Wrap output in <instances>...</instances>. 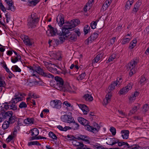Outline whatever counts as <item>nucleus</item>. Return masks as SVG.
I'll list each match as a JSON object with an SVG mask.
<instances>
[{
    "mask_svg": "<svg viewBox=\"0 0 149 149\" xmlns=\"http://www.w3.org/2000/svg\"><path fill=\"white\" fill-rule=\"evenodd\" d=\"M80 23L79 20L78 19H73L70 22H65V24L62 27V28L60 29L61 30L62 33L61 31H58L56 28H54L53 29L49 31V33L51 36H54L56 35V34L59 36H66L65 37H68L67 34L70 33V31L73 30V29L77 26Z\"/></svg>",
    "mask_w": 149,
    "mask_h": 149,
    "instance_id": "1",
    "label": "nucleus"
},
{
    "mask_svg": "<svg viewBox=\"0 0 149 149\" xmlns=\"http://www.w3.org/2000/svg\"><path fill=\"white\" fill-rule=\"evenodd\" d=\"M106 140L107 141L106 143L108 145L111 146H113L116 143H118V146L120 147L125 146L124 148L126 147L127 148H129L132 147V146H130L129 144L127 142L123 141H120L119 140L116 138H107Z\"/></svg>",
    "mask_w": 149,
    "mask_h": 149,
    "instance_id": "2",
    "label": "nucleus"
},
{
    "mask_svg": "<svg viewBox=\"0 0 149 149\" xmlns=\"http://www.w3.org/2000/svg\"><path fill=\"white\" fill-rule=\"evenodd\" d=\"M33 72H36L38 73L39 74L41 75L42 76L47 78H53L54 75L52 74L48 73L45 72L43 69L41 68L38 65L36 66L33 65Z\"/></svg>",
    "mask_w": 149,
    "mask_h": 149,
    "instance_id": "3",
    "label": "nucleus"
},
{
    "mask_svg": "<svg viewBox=\"0 0 149 149\" xmlns=\"http://www.w3.org/2000/svg\"><path fill=\"white\" fill-rule=\"evenodd\" d=\"M138 61V60L136 58H134L130 61L128 65L127 69L128 70H130L129 74L131 76L135 72L136 69L135 67Z\"/></svg>",
    "mask_w": 149,
    "mask_h": 149,
    "instance_id": "4",
    "label": "nucleus"
},
{
    "mask_svg": "<svg viewBox=\"0 0 149 149\" xmlns=\"http://www.w3.org/2000/svg\"><path fill=\"white\" fill-rule=\"evenodd\" d=\"M0 122H1L4 119L8 118L13 115V113L12 111H8L7 112L5 110H0Z\"/></svg>",
    "mask_w": 149,
    "mask_h": 149,
    "instance_id": "5",
    "label": "nucleus"
},
{
    "mask_svg": "<svg viewBox=\"0 0 149 149\" xmlns=\"http://www.w3.org/2000/svg\"><path fill=\"white\" fill-rule=\"evenodd\" d=\"M39 20V18L29 17L27 20V25L29 28H34L38 23Z\"/></svg>",
    "mask_w": 149,
    "mask_h": 149,
    "instance_id": "6",
    "label": "nucleus"
},
{
    "mask_svg": "<svg viewBox=\"0 0 149 149\" xmlns=\"http://www.w3.org/2000/svg\"><path fill=\"white\" fill-rule=\"evenodd\" d=\"M61 119L63 122L68 123L73 122L74 119L71 116L67 114L61 116Z\"/></svg>",
    "mask_w": 149,
    "mask_h": 149,
    "instance_id": "7",
    "label": "nucleus"
},
{
    "mask_svg": "<svg viewBox=\"0 0 149 149\" xmlns=\"http://www.w3.org/2000/svg\"><path fill=\"white\" fill-rule=\"evenodd\" d=\"M62 103L61 100H52L50 102V105L53 108L57 109H60L61 107Z\"/></svg>",
    "mask_w": 149,
    "mask_h": 149,
    "instance_id": "8",
    "label": "nucleus"
},
{
    "mask_svg": "<svg viewBox=\"0 0 149 149\" xmlns=\"http://www.w3.org/2000/svg\"><path fill=\"white\" fill-rule=\"evenodd\" d=\"M132 88V85L130 83L128 84L127 85L120 89L119 91L120 95H121L126 93L129 90Z\"/></svg>",
    "mask_w": 149,
    "mask_h": 149,
    "instance_id": "9",
    "label": "nucleus"
},
{
    "mask_svg": "<svg viewBox=\"0 0 149 149\" xmlns=\"http://www.w3.org/2000/svg\"><path fill=\"white\" fill-rule=\"evenodd\" d=\"M56 81H54L55 84H56L58 86L60 87H62L63 85L64 81L63 79L61 77L58 76H56L54 78ZM55 85V84H54V86Z\"/></svg>",
    "mask_w": 149,
    "mask_h": 149,
    "instance_id": "10",
    "label": "nucleus"
},
{
    "mask_svg": "<svg viewBox=\"0 0 149 149\" xmlns=\"http://www.w3.org/2000/svg\"><path fill=\"white\" fill-rule=\"evenodd\" d=\"M56 20L58 24L60 27L64 23V15L62 14H59L58 15Z\"/></svg>",
    "mask_w": 149,
    "mask_h": 149,
    "instance_id": "11",
    "label": "nucleus"
},
{
    "mask_svg": "<svg viewBox=\"0 0 149 149\" xmlns=\"http://www.w3.org/2000/svg\"><path fill=\"white\" fill-rule=\"evenodd\" d=\"M106 92L107 93V94L106 95V99H104L103 100L104 102L106 105H107L108 103L111 101L112 96L111 92L107 90Z\"/></svg>",
    "mask_w": 149,
    "mask_h": 149,
    "instance_id": "12",
    "label": "nucleus"
},
{
    "mask_svg": "<svg viewBox=\"0 0 149 149\" xmlns=\"http://www.w3.org/2000/svg\"><path fill=\"white\" fill-rule=\"evenodd\" d=\"M77 139L79 140H81L83 141H85L88 143H90V142L89 141L90 138L87 136L80 134L79 136H77Z\"/></svg>",
    "mask_w": 149,
    "mask_h": 149,
    "instance_id": "13",
    "label": "nucleus"
},
{
    "mask_svg": "<svg viewBox=\"0 0 149 149\" xmlns=\"http://www.w3.org/2000/svg\"><path fill=\"white\" fill-rule=\"evenodd\" d=\"M77 104L84 113V114L86 115L87 114V113L89 111V110L88 107L86 105L78 104Z\"/></svg>",
    "mask_w": 149,
    "mask_h": 149,
    "instance_id": "14",
    "label": "nucleus"
},
{
    "mask_svg": "<svg viewBox=\"0 0 149 149\" xmlns=\"http://www.w3.org/2000/svg\"><path fill=\"white\" fill-rule=\"evenodd\" d=\"M61 87L64 89L63 90L64 92L71 91L72 88L70 86L68 82L64 84L63 83V85Z\"/></svg>",
    "mask_w": 149,
    "mask_h": 149,
    "instance_id": "15",
    "label": "nucleus"
},
{
    "mask_svg": "<svg viewBox=\"0 0 149 149\" xmlns=\"http://www.w3.org/2000/svg\"><path fill=\"white\" fill-rule=\"evenodd\" d=\"M69 33H68V34ZM68 37H66V39H68L69 41H71L73 42L76 41L77 40V36L75 33L70 34V36L69 35H67Z\"/></svg>",
    "mask_w": 149,
    "mask_h": 149,
    "instance_id": "16",
    "label": "nucleus"
},
{
    "mask_svg": "<svg viewBox=\"0 0 149 149\" xmlns=\"http://www.w3.org/2000/svg\"><path fill=\"white\" fill-rule=\"evenodd\" d=\"M121 133L122 134L121 136L124 139H127L128 138L129 132L127 130H122Z\"/></svg>",
    "mask_w": 149,
    "mask_h": 149,
    "instance_id": "17",
    "label": "nucleus"
},
{
    "mask_svg": "<svg viewBox=\"0 0 149 149\" xmlns=\"http://www.w3.org/2000/svg\"><path fill=\"white\" fill-rule=\"evenodd\" d=\"M86 101L91 102L92 101L93 98L92 96L88 94H86L82 97Z\"/></svg>",
    "mask_w": 149,
    "mask_h": 149,
    "instance_id": "18",
    "label": "nucleus"
},
{
    "mask_svg": "<svg viewBox=\"0 0 149 149\" xmlns=\"http://www.w3.org/2000/svg\"><path fill=\"white\" fill-rule=\"evenodd\" d=\"M118 84V82L116 81H114L111 83V85L109 86L108 90L110 92H111L115 88V86H116Z\"/></svg>",
    "mask_w": 149,
    "mask_h": 149,
    "instance_id": "19",
    "label": "nucleus"
},
{
    "mask_svg": "<svg viewBox=\"0 0 149 149\" xmlns=\"http://www.w3.org/2000/svg\"><path fill=\"white\" fill-rule=\"evenodd\" d=\"M15 98H12V100L10 101L12 104H16L19 101L23 100L22 97H14Z\"/></svg>",
    "mask_w": 149,
    "mask_h": 149,
    "instance_id": "20",
    "label": "nucleus"
},
{
    "mask_svg": "<svg viewBox=\"0 0 149 149\" xmlns=\"http://www.w3.org/2000/svg\"><path fill=\"white\" fill-rule=\"evenodd\" d=\"M77 120L79 123L84 125H86L87 124H88V121L83 118L80 117H78Z\"/></svg>",
    "mask_w": 149,
    "mask_h": 149,
    "instance_id": "21",
    "label": "nucleus"
},
{
    "mask_svg": "<svg viewBox=\"0 0 149 149\" xmlns=\"http://www.w3.org/2000/svg\"><path fill=\"white\" fill-rule=\"evenodd\" d=\"M18 118L15 116H12L9 118L8 123L10 124H12L14 123L15 122L17 121V120Z\"/></svg>",
    "mask_w": 149,
    "mask_h": 149,
    "instance_id": "22",
    "label": "nucleus"
},
{
    "mask_svg": "<svg viewBox=\"0 0 149 149\" xmlns=\"http://www.w3.org/2000/svg\"><path fill=\"white\" fill-rule=\"evenodd\" d=\"M31 136H37L39 134V130L36 128H34L31 130Z\"/></svg>",
    "mask_w": 149,
    "mask_h": 149,
    "instance_id": "23",
    "label": "nucleus"
},
{
    "mask_svg": "<svg viewBox=\"0 0 149 149\" xmlns=\"http://www.w3.org/2000/svg\"><path fill=\"white\" fill-rule=\"evenodd\" d=\"M24 43L29 46H31L32 45V42L30 41V39L27 36H25L24 38Z\"/></svg>",
    "mask_w": 149,
    "mask_h": 149,
    "instance_id": "24",
    "label": "nucleus"
},
{
    "mask_svg": "<svg viewBox=\"0 0 149 149\" xmlns=\"http://www.w3.org/2000/svg\"><path fill=\"white\" fill-rule=\"evenodd\" d=\"M72 125L71 127V129H73L74 130H76L79 129V125L76 123L74 120L73 122H72Z\"/></svg>",
    "mask_w": 149,
    "mask_h": 149,
    "instance_id": "25",
    "label": "nucleus"
},
{
    "mask_svg": "<svg viewBox=\"0 0 149 149\" xmlns=\"http://www.w3.org/2000/svg\"><path fill=\"white\" fill-rule=\"evenodd\" d=\"M98 32L97 33L95 32L92 34L89 37L90 38L91 42H92L93 41L95 40L97 38L98 35Z\"/></svg>",
    "mask_w": 149,
    "mask_h": 149,
    "instance_id": "26",
    "label": "nucleus"
},
{
    "mask_svg": "<svg viewBox=\"0 0 149 149\" xmlns=\"http://www.w3.org/2000/svg\"><path fill=\"white\" fill-rule=\"evenodd\" d=\"M34 120V119L33 118H27L24 120V122L25 123L28 124H33V123Z\"/></svg>",
    "mask_w": 149,
    "mask_h": 149,
    "instance_id": "27",
    "label": "nucleus"
},
{
    "mask_svg": "<svg viewBox=\"0 0 149 149\" xmlns=\"http://www.w3.org/2000/svg\"><path fill=\"white\" fill-rule=\"evenodd\" d=\"M132 42L130 43V45L129 46V47L130 49H132L134 46L136 45V44L137 43V41L136 39V38L134 39L132 41Z\"/></svg>",
    "mask_w": 149,
    "mask_h": 149,
    "instance_id": "28",
    "label": "nucleus"
},
{
    "mask_svg": "<svg viewBox=\"0 0 149 149\" xmlns=\"http://www.w3.org/2000/svg\"><path fill=\"white\" fill-rule=\"evenodd\" d=\"M8 121H4L2 127L4 130L7 129L9 126L10 123H8Z\"/></svg>",
    "mask_w": 149,
    "mask_h": 149,
    "instance_id": "29",
    "label": "nucleus"
},
{
    "mask_svg": "<svg viewBox=\"0 0 149 149\" xmlns=\"http://www.w3.org/2000/svg\"><path fill=\"white\" fill-rule=\"evenodd\" d=\"M10 105H4L3 107L2 106H1L0 107V110H6V111L8 109H10V108L11 107Z\"/></svg>",
    "mask_w": 149,
    "mask_h": 149,
    "instance_id": "30",
    "label": "nucleus"
},
{
    "mask_svg": "<svg viewBox=\"0 0 149 149\" xmlns=\"http://www.w3.org/2000/svg\"><path fill=\"white\" fill-rule=\"evenodd\" d=\"M48 70L49 71L53 73H58V71H57L56 69V68H53L52 67H49L48 68Z\"/></svg>",
    "mask_w": 149,
    "mask_h": 149,
    "instance_id": "31",
    "label": "nucleus"
},
{
    "mask_svg": "<svg viewBox=\"0 0 149 149\" xmlns=\"http://www.w3.org/2000/svg\"><path fill=\"white\" fill-rule=\"evenodd\" d=\"M33 145L40 146L41 144L40 143H39L37 141H31L30 142H29L28 143V145L29 146Z\"/></svg>",
    "mask_w": 149,
    "mask_h": 149,
    "instance_id": "32",
    "label": "nucleus"
},
{
    "mask_svg": "<svg viewBox=\"0 0 149 149\" xmlns=\"http://www.w3.org/2000/svg\"><path fill=\"white\" fill-rule=\"evenodd\" d=\"M48 135L49 137L53 139H56L57 138L56 135L52 132H49Z\"/></svg>",
    "mask_w": 149,
    "mask_h": 149,
    "instance_id": "33",
    "label": "nucleus"
},
{
    "mask_svg": "<svg viewBox=\"0 0 149 149\" xmlns=\"http://www.w3.org/2000/svg\"><path fill=\"white\" fill-rule=\"evenodd\" d=\"M146 80V79L145 77L143 75L141 77L139 83L140 84L144 85L145 83V81Z\"/></svg>",
    "mask_w": 149,
    "mask_h": 149,
    "instance_id": "34",
    "label": "nucleus"
},
{
    "mask_svg": "<svg viewBox=\"0 0 149 149\" xmlns=\"http://www.w3.org/2000/svg\"><path fill=\"white\" fill-rule=\"evenodd\" d=\"M93 147L97 149H105V148L102 147L101 145L98 143H97V145H93Z\"/></svg>",
    "mask_w": 149,
    "mask_h": 149,
    "instance_id": "35",
    "label": "nucleus"
},
{
    "mask_svg": "<svg viewBox=\"0 0 149 149\" xmlns=\"http://www.w3.org/2000/svg\"><path fill=\"white\" fill-rule=\"evenodd\" d=\"M98 21H92L91 23L90 26L91 28L94 29L96 28V26L97 25V22Z\"/></svg>",
    "mask_w": 149,
    "mask_h": 149,
    "instance_id": "36",
    "label": "nucleus"
},
{
    "mask_svg": "<svg viewBox=\"0 0 149 149\" xmlns=\"http://www.w3.org/2000/svg\"><path fill=\"white\" fill-rule=\"evenodd\" d=\"M19 107V108L22 109L23 108H26L27 107V105L25 102H22L20 104Z\"/></svg>",
    "mask_w": 149,
    "mask_h": 149,
    "instance_id": "37",
    "label": "nucleus"
},
{
    "mask_svg": "<svg viewBox=\"0 0 149 149\" xmlns=\"http://www.w3.org/2000/svg\"><path fill=\"white\" fill-rule=\"evenodd\" d=\"M132 4L131 3H130L129 1H128L127 2L126 5L125 6V10L129 9L130 8L131 6L132 5Z\"/></svg>",
    "mask_w": 149,
    "mask_h": 149,
    "instance_id": "38",
    "label": "nucleus"
},
{
    "mask_svg": "<svg viewBox=\"0 0 149 149\" xmlns=\"http://www.w3.org/2000/svg\"><path fill=\"white\" fill-rule=\"evenodd\" d=\"M78 143H79V145H76V144H73L74 145L76 146H80V147H78L76 149H83V147L84 146V144H83V143L78 142Z\"/></svg>",
    "mask_w": 149,
    "mask_h": 149,
    "instance_id": "39",
    "label": "nucleus"
},
{
    "mask_svg": "<svg viewBox=\"0 0 149 149\" xmlns=\"http://www.w3.org/2000/svg\"><path fill=\"white\" fill-rule=\"evenodd\" d=\"M110 130L113 136H114L115 135L116 133V129L114 127H111L110 129Z\"/></svg>",
    "mask_w": 149,
    "mask_h": 149,
    "instance_id": "40",
    "label": "nucleus"
},
{
    "mask_svg": "<svg viewBox=\"0 0 149 149\" xmlns=\"http://www.w3.org/2000/svg\"><path fill=\"white\" fill-rule=\"evenodd\" d=\"M130 39L128 38H125L123 39L121 42V44L122 45L125 44L129 42L130 41Z\"/></svg>",
    "mask_w": 149,
    "mask_h": 149,
    "instance_id": "41",
    "label": "nucleus"
},
{
    "mask_svg": "<svg viewBox=\"0 0 149 149\" xmlns=\"http://www.w3.org/2000/svg\"><path fill=\"white\" fill-rule=\"evenodd\" d=\"M27 5L30 6H31L32 5L35 6L36 5V3L35 2L34 0L32 1H28L27 3Z\"/></svg>",
    "mask_w": 149,
    "mask_h": 149,
    "instance_id": "42",
    "label": "nucleus"
},
{
    "mask_svg": "<svg viewBox=\"0 0 149 149\" xmlns=\"http://www.w3.org/2000/svg\"><path fill=\"white\" fill-rule=\"evenodd\" d=\"M86 75V74L85 72L83 73H81V74H80L79 77L77 78V79L78 80H82L84 77Z\"/></svg>",
    "mask_w": 149,
    "mask_h": 149,
    "instance_id": "43",
    "label": "nucleus"
},
{
    "mask_svg": "<svg viewBox=\"0 0 149 149\" xmlns=\"http://www.w3.org/2000/svg\"><path fill=\"white\" fill-rule=\"evenodd\" d=\"M67 136L68 138L70 139L69 140H70L76 141V139H77V137H75L74 136L72 135L71 136V135H68Z\"/></svg>",
    "mask_w": 149,
    "mask_h": 149,
    "instance_id": "44",
    "label": "nucleus"
},
{
    "mask_svg": "<svg viewBox=\"0 0 149 149\" xmlns=\"http://www.w3.org/2000/svg\"><path fill=\"white\" fill-rule=\"evenodd\" d=\"M148 109V104H146L143 107V111L145 112H146Z\"/></svg>",
    "mask_w": 149,
    "mask_h": 149,
    "instance_id": "45",
    "label": "nucleus"
},
{
    "mask_svg": "<svg viewBox=\"0 0 149 149\" xmlns=\"http://www.w3.org/2000/svg\"><path fill=\"white\" fill-rule=\"evenodd\" d=\"M94 2V0H89L88 2L86 3V4L89 6V9H90L91 6L93 3Z\"/></svg>",
    "mask_w": 149,
    "mask_h": 149,
    "instance_id": "46",
    "label": "nucleus"
},
{
    "mask_svg": "<svg viewBox=\"0 0 149 149\" xmlns=\"http://www.w3.org/2000/svg\"><path fill=\"white\" fill-rule=\"evenodd\" d=\"M17 125L18 126L19 125H22V122L24 121L23 119L22 118H18Z\"/></svg>",
    "mask_w": 149,
    "mask_h": 149,
    "instance_id": "47",
    "label": "nucleus"
},
{
    "mask_svg": "<svg viewBox=\"0 0 149 149\" xmlns=\"http://www.w3.org/2000/svg\"><path fill=\"white\" fill-rule=\"evenodd\" d=\"M91 129L90 132H92L94 133H96L99 131V130H98L97 128L96 129V128H94L92 126L91 127Z\"/></svg>",
    "mask_w": 149,
    "mask_h": 149,
    "instance_id": "48",
    "label": "nucleus"
},
{
    "mask_svg": "<svg viewBox=\"0 0 149 149\" xmlns=\"http://www.w3.org/2000/svg\"><path fill=\"white\" fill-rule=\"evenodd\" d=\"M11 107L10 108V109H12L13 111L16 110L17 109V107L15 104H10Z\"/></svg>",
    "mask_w": 149,
    "mask_h": 149,
    "instance_id": "49",
    "label": "nucleus"
},
{
    "mask_svg": "<svg viewBox=\"0 0 149 149\" xmlns=\"http://www.w3.org/2000/svg\"><path fill=\"white\" fill-rule=\"evenodd\" d=\"M0 9L3 12L6 11V9L1 2L0 3Z\"/></svg>",
    "mask_w": 149,
    "mask_h": 149,
    "instance_id": "50",
    "label": "nucleus"
},
{
    "mask_svg": "<svg viewBox=\"0 0 149 149\" xmlns=\"http://www.w3.org/2000/svg\"><path fill=\"white\" fill-rule=\"evenodd\" d=\"M14 137V136H13L12 135H9L7 138L6 140L8 142H9L11 140H12Z\"/></svg>",
    "mask_w": 149,
    "mask_h": 149,
    "instance_id": "51",
    "label": "nucleus"
},
{
    "mask_svg": "<svg viewBox=\"0 0 149 149\" xmlns=\"http://www.w3.org/2000/svg\"><path fill=\"white\" fill-rule=\"evenodd\" d=\"M130 146H132L131 147H130L129 148H127V147L125 148V149H139V146L137 145L135 146V147H133L132 145H130Z\"/></svg>",
    "mask_w": 149,
    "mask_h": 149,
    "instance_id": "52",
    "label": "nucleus"
},
{
    "mask_svg": "<svg viewBox=\"0 0 149 149\" xmlns=\"http://www.w3.org/2000/svg\"><path fill=\"white\" fill-rule=\"evenodd\" d=\"M141 3L140 1H138L134 5V7L139 9L141 5Z\"/></svg>",
    "mask_w": 149,
    "mask_h": 149,
    "instance_id": "53",
    "label": "nucleus"
},
{
    "mask_svg": "<svg viewBox=\"0 0 149 149\" xmlns=\"http://www.w3.org/2000/svg\"><path fill=\"white\" fill-rule=\"evenodd\" d=\"M66 36H63V37H60L59 38V39H60V40L61 44L63 42H64L65 40V37Z\"/></svg>",
    "mask_w": 149,
    "mask_h": 149,
    "instance_id": "54",
    "label": "nucleus"
},
{
    "mask_svg": "<svg viewBox=\"0 0 149 149\" xmlns=\"http://www.w3.org/2000/svg\"><path fill=\"white\" fill-rule=\"evenodd\" d=\"M108 6L109 5H107V4H106V3L104 2L102 7L101 9L103 10H105L107 9Z\"/></svg>",
    "mask_w": 149,
    "mask_h": 149,
    "instance_id": "55",
    "label": "nucleus"
},
{
    "mask_svg": "<svg viewBox=\"0 0 149 149\" xmlns=\"http://www.w3.org/2000/svg\"><path fill=\"white\" fill-rule=\"evenodd\" d=\"M136 99L132 95L129 97V99L130 102H133Z\"/></svg>",
    "mask_w": 149,
    "mask_h": 149,
    "instance_id": "56",
    "label": "nucleus"
},
{
    "mask_svg": "<svg viewBox=\"0 0 149 149\" xmlns=\"http://www.w3.org/2000/svg\"><path fill=\"white\" fill-rule=\"evenodd\" d=\"M1 78L0 77V86H5L6 85V84L5 81H2Z\"/></svg>",
    "mask_w": 149,
    "mask_h": 149,
    "instance_id": "57",
    "label": "nucleus"
},
{
    "mask_svg": "<svg viewBox=\"0 0 149 149\" xmlns=\"http://www.w3.org/2000/svg\"><path fill=\"white\" fill-rule=\"evenodd\" d=\"M53 42L55 43L56 46H57L61 44V42L59 40L57 39H53Z\"/></svg>",
    "mask_w": 149,
    "mask_h": 149,
    "instance_id": "58",
    "label": "nucleus"
},
{
    "mask_svg": "<svg viewBox=\"0 0 149 149\" xmlns=\"http://www.w3.org/2000/svg\"><path fill=\"white\" fill-rule=\"evenodd\" d=\"M100 59H99L98 57H97V56H96V57L93 60L92 64H93V63H97L100 60Z\"/></svg>",
    "mask_w": 149,
    "mask_h": 149,
    "instance_id": "59",
    "label": "nucleus"
},
{
    "mask_svg": "<svg viewBox=\"0 0 149 149\" xmlns=\"http://www.w3.org/2000/svg\"><path fill=\"white\" fill-rule=\"evenodd\" d=\"M63 104H65L67 107H72L71 104L70 103H69V102H68L67 101H64L63 102Z\"/></svg>",
    "mask_w": 149,
    "mask_h": 149,
    "instance_id": "60",
    "label": "nucleus"
},
{
    "mask_svg": "<svg viewBox=\"0 0 149 149\" xmlns=\"http://www.w3.org/2000/svg\"><path fill=\"white\" fill-rule=\"evenodd\" d=\"M84 126H85V129L86 130L90 132L91 131V127L92 126H91L89 125H88V124H87L86 125H84Z\"/></svg>",
    "mask_w": 149,
    "mask_h": 149,
    "instance_id": "61",
    "label": "nucleus"
},
{
    "mask_svg": "<svg viewBox=\"0 0 149 149\" xmlns=\"http://www.w3.org/2000/svg\"><path fill=\"white\" fill-rule=\"evenodd\" d=\"M7 9L8 10H10L12 11H15L16 9V8L14 5H12V7H11L10 8H7Z\"/></svg>",
    "mask_w": 149,
    "mask_h": 149,
    "instance_id": "62",
    "label": "nucleus"
},
{
    "mask_svg": "<svg viewBox=\"0 0 149 149\" xmlns=\"http://www.w3.org/2000/svg\"><path fill=\"white\" fill-rule=\"evenodd\" d=\"M93 127L94 128H97L99 130L100 128V127L99 126V125L95 122L93 123Z\"/></svg>",
    "mask_w": 149,
    "mask_h": 149,
    "instance_id": "63",
    "label": "nucleus"
},
{
    "mask_svg": "<svg viewBox=\"0 0 149 149\" xmlns=\"http://www.w3.org/2000/svg\"><path fill=\"white\" fill-rule=\"evenodd\" d=\"M11 62L13 63H15L18 61V58L17 57H15L14 58H13L11 59Z\"/></svg>",
    "mask_w": 149,
    "mask_h": 149,
    "instance_id": "64",
    "label": "nucleus"
}]
</instances>
